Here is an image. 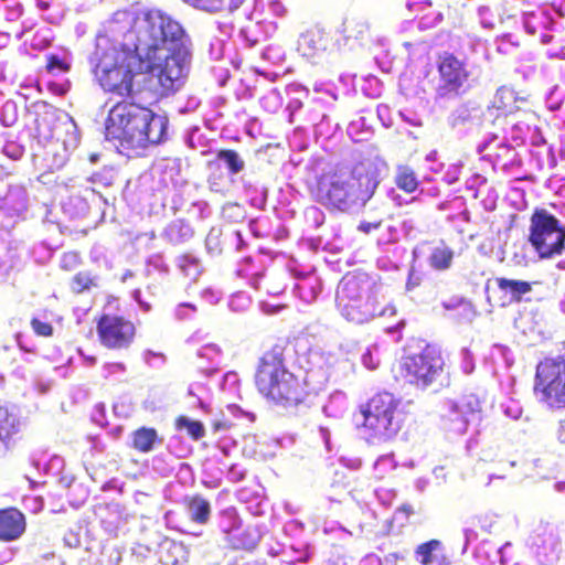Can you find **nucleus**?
I'll return each mask as SVG.
<instances>
[{
    "label": "nucleus",
    "instance_id": "12",
    "mask_svg": "<svg viewBox=\"0 0 565 565\" xmlns=\"http://www.w3.org/2000/svg\"><path fill=\"white\" fill-rule=\"evenodd\" d=\"M375 285V280L369 274L360 270L349 271L341 278L335 297H339L345 303H349L353 298L376 297L374 292Z\"/></svg>",
    "mask_w": 565,
    "mask_h": 565
},
{
    "label": "nucleus",
    "instance_id": "17",
    "mask_svg": "<svg viewBox=\"0 0 565 565\" xmlns=\"http://www.w3.org/2000/svg\"><path fill=\"white\" fill-rule=\"evenodd\" d=\"M183 505L189 512L190 520L196 524L204 525L211 516V503L203 495L196 493L186 495L183 499Z\"/></svg>",
    "mask_w": 565,
    "mask_h": 565
},
{
    "label": "nucleus",
    "instance_id": "4",
    "mask_svg": "<svg viewBox=\"0 0 565 565\" xmlns=\"http://www.w3.org/2000/svg\"><path fill=\"white\" fill-rule=\"evenodd\" d=\"M168 118L129 100L116 103L106 119V134L127 149L159 145L167 137Z\"/></svg>",
    "mask_w": 565,
    "mask_h": 565
},
{
    "label": "nucleus",
    "instance_id": "31",
    "mask_svg": "<svg viewBox=\"0 0 565 565\" xmlns=\"http://www.w3.org/2000/svg\"><path fill=\"white\" fill-rule=\"evenodd\" d=\"M234 424L228 419H215L211 423L212 430L214 433H218L222 430H230L232 429Z\"/></svg>",
    "mask_w": 565,
    "mask_h": 565
},
{
    "label": "nucleus",
    "instance_id": "26",
    "mask_svg": "<svg viewBox=\"0 0 565 565\" xmlns=\"http://www.w3.org/2000/svg\"><path fill=\"white\" fill-rule=\"evenodd\" d=\"M440 546L438 540H430L417 546L415 551L416 558L422 565L433 563V553Z\"/></svg>",
    "mask_w": 565,
    "mask_h": 565
},
{
    "label": "nucleus",
    "instance_id": "10",
    "mask_svg": "<svg viewBox=\"0 0 565 565\" xmlns=\"http://www.w3.org/2000/svg\"><path fill=\"white\" fill-rule=\"evenodd\" d=\"M209 169L207 184L211 191L224 193L232 183L230 175L241 173L245 169V161L234 149H221L215 158L206 162Z\"/></svg>",
    "mask_w": 565,
    "mask_h": 565
},
{
    "label": "nucleus",
    "instance_id": "9",
    "mask_svg": "<svg viewBox=\"0 0 565 565\" xmlns=\"http://www.w3.org/2000/svg\"><path fill=\"white\" fill-rule=\"evenodd\" d=\"M437 82L435 96L450 99L462 95L469 88L472 75L466 60L450 52H443L436 60Z\"/></svg>",
    "mask_w": 565,
    "mask_h": 565
},
{
    "label": "nucleus",
    "instance_id": "6",
    "mask_svg": "<svg viewBox=\"0 0 565 565\" xmlns=\"http://www.w3.org/2000/svg\"><path fill=\"white\" fill-rule=\"evenodd\" d=\"M445 360L439 348L426 344L418 353L404 355L397 364L395 376L405 384L425 390L441 381Z\"/></svg>",
    "mask_w": 565,
    "mask_h": 565
},
{
    "label": "nucleus",
    "instance_id": "27",
    "mask_svg": "<svg viewBox=\"0 0 565 565\" xmlns=\"http://www.w3.org/2000/svg\"><path fill=\"white\" fill-rule=\"evenodd\" d=\"M71 286L74 292L82 294L95 286V279L89 273L79 271L72 278Z\"/></svg>",
    "mask_w": 565,
    "mask_h": 565
},
{
    "label": "nucleus",
    "instance_id": "28",
    "mask_svg": "<svg viewBox=\"0 0 565 565\" xmlns=\"http://www.w3.org/2000/svg\"><path fill=\"white\" fill-rule=\"evenodd\" d=\"M71 70L70 63L55 54L46 56V71L49 73H66Z\"/></svg>",
    "mask_w": 565,
    "mask_h": 565
},
{
    "label": "nucleus",
    "instance_id": "24",
    "mask_svg": "<svg viewBox=\"0 0 565 565\" xmlns=\"http://www.w3.org/2000/svg\"><path fill=\"white\" fill-rule=\"evenodd\" d=\"M18 433V422L8 408L0 406V443L8 440Z\"/></svg>",
    "mask_w": 565,
    "mask_h": 565
},
{
    "label": "nucleus",
    "instance_id": "22",
    "mask_svg": "<svg viewBox=\"0 0 565 565\" xmlns=\"http://www.w3.org/2000/svg\"><path fill=\"white\" fill-rule=\"evenodd\" d=\"M186 2L209 12L236 10L245 0H185Z\"/></svg>",
    "mask_w": 565,
    "mask_h": 565
},
{
    "label": "nucleus",
    "instance_id": "2",
    "mask_svg": "<svg viewBox=\"0 0 565 565\" xmlns=\"http://www.w3.org/2000/svg\"><path fill=\"white\" fill-rule=\"evenodd\" d=\"M377 169L371 163L359 162L349 173L337 167L316 174L307 182L312 202L329 212L349 213L363 209L380 185Z\"/></svg>",
    "mask_w": 565,
    "mask_h": 565
},
{
    "label": "nucleus",
    "instance_id": "18",
    "mask_svg": "<svg viewBox=\"0 0 565 565\" xmlns=\"http://www.w3.org/2000/svg\"><path fill=\"white\" fill-rule=\"evenodd\" d=\"M162 441L156 428L139 427L131 433V447L141 452L152 451Z\"/></svg>",
    "mask_w": 565,
    "mask_h": 565
},
{
    "label": "nucleus",
    "instance_id": "14",
    "mask_svg": "<svg viewBox=\"0 0 565 565\" xmlns=\"http://www.w3.org/2000/svg\"><path fill=\"white\" fill-rule=\"evenodd\" d=\"M26 529L24 514L17 508L0 510V541L11 542L20 539Z\"/></svg>",
    "mask_w": 565,
    "mask_h": 565
},
{
    "label": "nucleus",
    "instance_id": "3",
    "mask_svg": "<svg viewBox=\"0 0 565 565\" xmlns=\"http://www.w3.org/2000/svg\"><path fill=\"white\" fill-rule=\"evenodd\" d=\"M288 339H278L258 360L254 384L257 392L268 402L295 407L309 396L307 380L289 371L285 364Z\"/></svg>",
    "mask_w": 565,
    "mask_h": 565
},
{
    "label": "nucleus",
    "instance_id": "11",
    "mask_svg": "<svg viewBox=\"0 0 565 565\" xmlns=\"http://www.w3.org/2000/svg\"><path fill=\"white\" fill-rule=\"evenodd\" d=\"M97 334L105 348L122 350L134 342L136 327L122 316L105 313L97 321Z\"/></svg>",
    "mask_w": 565,
    "mask_h": 565
},
{
    "label": "nucleus",
    "instance_id": "15",
    "mask_svg": "<svg viewBox=\"0 0 565 565\" xmlns=\"http://www.w3.org/2000/svg\"><path fill=\"white\" fill-rule=\"evenodd\" d=\"M407 8L425 29L433 28L443 20L441 3L434 6L429 0L413 1L407 3Z\"/></svg>",
    "mask_w": 565,
    "mask_h": 565
},
{
    "label": "nucleus",
    "instance_id": "29",
    "mask_svg": "<svg viewBox=\"0 0 565 565\" xmlns=\"http://www.w3.org/2000/svg\"><path fill=\"white\" fill-rule=\"evenodd\" d=\"M30 323L34 333L39 337L49 338L53 334L54 329L50 322L42 321L34 317L31 319Z\"/></svg>",
    "mask_w": 565,
    "mask_h": 565
},
{
    "label": "nucleus",
    "instance_id": "25",
    "mask_svg": "<svg viewBox=\"0 0 565 565\" xmlns=\"http://www.w3.org/2000/svg\"><path fill=\"white\" fill-rule=\"evenodd\" d=\"M328 41L320 30H310L301 35V45H307L311 49V54L324 51L327 49Z\"/></svg>",
    "mask_w": 565,
    "mask_h": 565
},
{
    "label": "nucleus",
    "instance_id": "13",
    "mask_svg": "<svg viewBox=\"0 0 565 565\" xmlns=\"http://www.w3.org/2000/svg\"><path fill=\"white\" fill-rule=\"evenodd\" d=\"M335 305L341 316L347 321L355 324L365 323L384 313L383 306L376 297L371 296L362 299L353 298L349 303L342 302L339 297H335Z\"/></svg>",
    "mask_w": 565,
    "mask_h": 565
},
{
    "label": "nucleus",
    "instance_id": "1",
    "mask_svg": "<svg viewBox=\"0 0 565 565\" xmlns=\"http://www.w3.org/2000/svg\"><path fill=\"white\" fill-rule=\"evenodd\" d=\"M186 42L179 22L159 10L147 11L122 41L97 38L90 57L94 78L109 96L160 100L178 89L189 56Z\"/></svg>",
    "mask_w": 565,
    "mask_h": 565
},
{
    "label": "nucleus",
    "instance_id": "34",
    "mask_svg": "<svg viewBox=\"0 0 565 565\" xmlns=\"http://www.w3.org/2000/svg\"><path fill=\"white\" fill-rule=\"evenodd\" d=\"M398 511L405 513L406 515L413 514V508L409 504H403L398 508Z\"/></svg>",
    "mask_w": 565,
    "mask_h": 565
},
{
    "label": "nucleus",
    "instance_id": "8",
    "mask_svg": "<svg viewBox=\"0 0 565 565\" xmlns=\"http://www.w3.org/2000/svg\"><path fill=\"white\" fill-rule=\"evenodd\" d=\"M533 392L550 409L565 408V359L545 358L535 370Z\"/></svg>",
    "mask_w": 565,
    "mask_h": 565
},
{
    "label": "nucleus",
    "instance_id": "20",
    "mask_svg": "<svg viewBox=\"0 0 565 565\" xmlns=\"http://www.w3.org/2000/svg\"><path fill=\"white\" fill-rule=\"evenodd\" d=\"M394 182L406 194L414 193L420 184L415 171L405 164L397 166Z\"/></svg>",
    "mask_w": 565,
    "mask_h": 565
},
{
    "label": "nucleus",
    "instance_id": "23",
    "mask_svg": "<svg viewBox=\"0 0 565 565\" xmlns=\"http://www.w3.org/2000/svg\"><path fill=\"white\" fill-rule=\"evenodd\" d=\"M174 428L177 430H185L193 440L201 439L204 434V425L200 420H193L184 415H180L174 419Z\"/></svg>",
    "mask_w": 565,
    "mask_h": 565
},
{
    "label": "nucleus",
    "instance_id": "36",
    "mask_svg": "<svg viewBox=\"0 0 565 565\" xmlns=\"http://www.w3.org/2000/svg\"><path fill=\"white\" fill-rule=\"evenodd\" d=\"M456 306H457L456 303H454V305H451V303H444V307H445L446 309H452V308H455Z\"/></svg>",
    "mask_w": 565,
    "mask_h": 565
},
{
    "label": "nucleus",
    "instance_id": "33",
    "mask_svg": "<svg viewBox=\"0 0 565 565\" xmlns=\"http://www.w3.org/2000/svg\"><path fill=\"white\" fill-rule=\"evenodd\" d=\"M557 437L561 441H565V419L559 422Z\"/></svg>",
    "mask_w": 565,
    "mask_h": 565
},
{
    "label": "nucleus",
    "instance_id": "21",
    "mask_svg": "<svg viewBox=\"0 0 565 565\" xmlns=\"http://www.w3.org/2000/svg\"><path fill=\"white\" fill-rule=\"evenodd\" d=\"M455 253L454 250L441 243L440 246L435 247L429 255V265L436 270H447L451 267Z\"/></svg>",
    "mask_w": 565,
    "mask_h": 565
},
{
    "label": "nucleus",
    "instance_id": "5",
    "mask_svg": "<svg viewBox=\"0 0 565 565\" xmlns=\"http://www.w3.org/2000/svg\"><path fill=\"white\" fill-rule=\"evenodd\" d=\"M362 426L373 438L390 440L401 430L405 413L393 394L381 392L361 406Z\"/></svg>",
    "mask_w": 565,
    "mask_h": 565
},
{
    "label": "nucleus",
    "instance_id": "35",
    "mask_svg": "<svg viewBox=\"0 0 565 565\" xmlns=\"http://www.w3.org/2000/svg\"><path fill=\"white\" fill-rule=\"evenodd\" d=\"M504 95H509L510 97H512V94L509 92V90H505V89H499L497 92V95H495V98H503Z\"/></svg>",
    "mask_w": 565,
    "mask_h": 565
},
{
    "label": "nucleus",
    "instance_id": "30",
    "mask_svg": "<svg viewBox=\"0 0 565 565\" xmlns=\"http://www.w3.org/2000/svg\"><path fill=\"white\" fill-rule=\"evenodd\" d=\"M383 223V217H375L371 221L362 220L358 225V231L367 235L381 228Z\"/></svg>",
    "mask_w": 565,
    "mask_h": 565
},
{
    "label": "nucleus",
    "instance_id": "32",
    "mask_svg": "<svg viewBox=\"0 0 565 565\" xmlns=\"http://www.w3.org/2000/svg\"><path fill=\"white\" fill-rule=\"evenodd\" d=\"M463 406L471 407L472 413L476 411H479V402L476 398H473L472 396H469V397L462 399L461 409L463 408Z\"/></svg>",
    "mask_w": 565,
    "mask_h": 565
},
{
    "label": "nucleus",
    "instance_id": "16",
    "mask_svg": "<svg viewBox=\"0 0 565 565\" xmlns=\"http://www.w3.org/2000/svg\"><path fill=\"white\" fill-rule=\"evenodd\" d=\"M341 39L338 43L344 46L353 47L355 44H362L367 38L370 28L366 22L358 18H345L339 30Z\"/></svg>",
    "mask_w": 565,
    "mask_h": 565
},
{
    "label": "nucleus",
    "instance_id": "19",
    "mask_svg": "<svg viewBox=\"0 0 565 565\" xmlns=\"http://www.w3.org/2000/svg\"><path fill=\"white\" fill-rule=\"evenodd\" d=\"M497 287L504 294L510 295L511 300L521 302L525 294L532 291V284L525 280L508 279L504 277L495 278Z\"/></svg>",
    "mask_w": 565,
    "mask_h": 565
},
{
    "label": "nucleus",
    "instance_id": "7",
    "mask_svg": "<svg viewBox=\"0 0 565 565\" xmlns=\"http://www.w3.org/2000/svg\"><path fill=\"white\" fill-rule=\"evenodd\" d=\"M527 242L539 258H553L565 249V227L545 209H535L530 217Z\"/></svg>",
    "mask_w": 565,
    "mask_h": 565
}]
</instances>
